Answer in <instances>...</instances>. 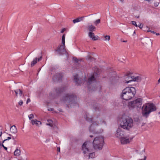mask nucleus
Masks as SVG:
<instances>
[{"label": "nucleus", "instance_id": "1", "mask_svg": "<svg viewBox=\"0 0 160 160\" xmlns=\"http://www.w3.org/2000/svg\"><path fill=\"white\" fill-rule=\"evenodd\" d=\"M62 100L68 108H72L77 104V97L73 94H65L62 97Z\"/></svg>", "mask_w": 160, "mask_h": 160}, {"label": "nucleus", "instance_id": "2", "mask_svg": "<svg viewBox=\"0 0 160 160\" xmlns=\"http://www.w3.org/2000/svg\"><path fill=\"white\" fill-rule=\"evenodd\" d=\"M136 93V90L135 88L127 87L122 90L121 97L124 100H129L134 97Z\"/></svg>", "mask_w": 160, "mask_h": 160}, {"label": "nucleus", "instance_id": "3", "mask_svg": "<svg viewBox=\"0 0 160 160\" xmlns=\"http://www.w3.org/2000/svg\"><path fill=\"white\" fill-rule=\"evenodd\" d=\"M120 122V127L125 129L129 130L133 126V120L128 116H122Z\"/></svg>", "mask_w": 160, "mask_h": 160}, {"label": "nucleus", "instance_id": "4", "mask_svg": "<svg viewBox=\"0 0 160 160\" xmlns=\"http://www.w3.org/2000/svg\"><path fill=\"white\" fill-rule=\"evenodd\" d=\"M142 116L146 118H147L149 114L152 112L156 110L155 106L152 103H148L145 106H143L142 108Z\"/></svg>", "mask_w": 160, "mask_h": 160}, {"label": "nucleus", "instance_id": "5", "mask_svg": "<svg viewBox=\"0 0 160 160\" xmlns=\"http://www.w3.org/2000/svg\"><path fill=\"white\" fill-rule=\"evenodd\" d=\"M104 143V138L102 136H98L95 138L92 142L94 149L96 150H101Z\"/></svg>", "mask_w": 160, "mask_h": 160}, {"label": "nucleus", "instance_id": "6", "mask_svg": "<svg viewBox=\"0 0 160 160\" xmlns=\"http://www.w3.org/2000/svg\"><path fill=\"white\" fill-rule=\"evenodd\" d=\"M84 117L86 121L88 122H90V123H92V124L91 125L89 128V130L90 132H92L93 133H99L101 132L102 131V130H100V131H96L95 129H93V127L95 126H97L98 125L99 122L93 121L92 118L90 117V115L88 113H85L84 115Z\"/></svg>", "mask_w": 160, "mask_h": 160}, {"label": "nucleus", "instance_id": "7", "mask_svg": "<svg viewBox=\"0 0 160 160\" xmlns=\"http://www.w3.org/2000/svg\"><path fill=\"white\" fill-rule=\"evenodd\" d=\"M96 80L94 75H92L88 78L87 81L88 86L90 91H94L96 90L95 87Z\"/></svg>", "mask_w": 160, "mask_h": 160}, {"label": "nucleus", "instance_id": "8", "mask_svg": "<svg viewBox=\"0 0 160 160\" xmlns=\"http://www.w3.org/2000/svg\"><path fill=\"white\" fill-rule=\"evenodd\" d=\"M142 104V99L138 98L134 101L128 102V106L129 108H139L141 107Z\"/></svg>", "mask_w": 160, "mask_h": 160}, {"label": "nucleus", "instance_id": "9", "mask_svg": "<svg viewBox=\"0 0 160 160\" xmlns=\"http://www.w3.org/2000/svg\"><path fill=\"white\" fill-rule=\"evenodd\" d=\"M92 146V143L90 141H87L84 142L82 146V150L84 154L90 152H91V148Z\"/></svg>", "mask_w": 160, "mask_h": 160}, {"label": "nucleus", "instance_id": "10", "mask_svg": "<svg viewBox=\"0 0 160 160\" xmlns=\"http://www.w3.org/2000/svg\"><path fill=\"white\" fill-rule=\"evenodd\" d=\"M65 46L64 45H61L57 49L55 50V51L57 52L58 54L60 55H63L65 54L66 51L65 48Z\"/></svg>", "mask_w": 160, "mask_h": 160}, {"label": "nucleus", "instance_id": "11", "mask_svg": "<svg viewBox=\"0 0 160 160\" xmlns=\"http://www.w3.org/2000/svg\"><path fill=\"white\" fill-rule=\"evenodd\" d=\"M66 88L65 87H62L56 88V95L55 96H52V98H54L58 97L62 92L65 91Z\"/></svg>", "mask_w": 160, "mask_h": 160}, {"label": "nucleus", "instance_id": "12", "mask_svg": "<svg viewBox=\"0 0 160 160\" xmlns=\"http://www.w3.org/2000/svg\"><path fill=\"white\" fill-rule=\"evenodd\" d=\"M62 73H56L53 76L52 79L54 82H60L62 81Z\"/></svg>", "mask_w": 160, "mask_h": 160}, {"label": "nucleus", "instance_id": "13", "mask_svg": "<svg viewBox=\"0 0 160 160\" xmlns=\"http://www.w3.org/2000/svg\"><path fill=\"white\" fill-rule=\"evenodd\" d=\"M124 132L121 130L120 128H119L117 130V132L115 134V135L117 138H120L121 139L124 137Z\"/></svg>", "mask_w": 160, "mask_h": 160}, {"label": "nucleus", "instance_id": "14", "mask_svg": "<svg viewBox=\"0 0 160 160\" xmlns=\"http://www.w3.org/2000/svg\"><path fill=\"white\" fill-rule=\"evenodd\" d=\"M125 82L128 83L132 81L133 76H131V74L130 73L128 74L125 76Z\"/></svg>", "mask_w": 160, "mask_h": 160}, {"label": "nucleus", "instance_id": "15", "mask_svg": "<svg viewBox=\"0 0 160 160\" xmlns=\"http://www.w3.org/2000/svg\"><path fill=\"white\" fill-rule=\"evenodd\" d=\"M91 105H92L93 108L95 111H99L101 108L100 104L95 102H93Z\"/></svg>", "mask_w": 160, "mask_h": 160}, {"label": "nucleus", "instance_id": "16", "mask_svg": "<svg viewBox=\"0 0 160 160\" xmlns=\"http://www.w3.org/2000/svg\"><path fill=\"white\" fill-rule=\"evenodd\" d=\"M133 138V137L128 138L127 137H124L121 139V142L122 144H126L129 143L130 142V140L131 141Z\"/></svg>", "mask_w": 160, "mask_h": 160}, {"label": "nucleus", "instance_id": "17", "mask_svg": "<svg viewBox=\"0 0 160 160\" xmlns=\"http://www.w3.org/2000/svg\"><path fill=\"white\" fill-rule=\"evenodd\" d=\"M74 80L76 82L77 85H79L82 82V80H80L78 78V75L77 74L75 75L74 77Z\"/></svg>", "mask_w": 160, "mask_h": 160}, {"label": "nucleus", "instance_id": "18", "mask_svg": "<svg viewBox=\"0 0 160 160\" xmlns=\"http://www.w3.org/2000/svg\"><path fill=\"white\" fill-rule=\"evenodd\" d=\"M42 56H41L40 58H38L37 57L36 58L33 60L31 64V67H33L36 64L37 62V61L38 62L41 61L42 59Z\"/></svg>", "mask_w": 160, "mask_h": 160}, {"label": "nucleus", "instance_id": "19", "mask_svg": "<svg viewBox=\"0 0 160 160\" xmlns=\"http://www.w3.org/2000/svg\"><path fill=\"white\" fill-rule=\"evenodd\" d=\"M88 36L94 40H96L98 39V36L97 37L95 36L93 32H89L88 33Z\"/></svg>", "mask_w": 160, "mask_h": 160}, {"label": "nucleus", "instance_id": "20", "mask_svg": "<svg viewBox=\"0 0 160 160\" xmlns=\"http://www.w3.org/2000/svg\"><path fill=\"white\" fill-rule=\"evenodd\" d=\"M10 131L12 133H16L17 132V130L15 125H13L10 128Z\"/></svg>", "mask_w": 160, "mask_h": 160}, {"label": "nucleus", "instance_id": "21", "mask_svg": "<svg viewBox=\"0 0 160 160\" xmlns=\"http://www.w3.org/2000/svg\"><path fill=\"white\" fill-rule=\"evenodd\" d=\"M31 123L32 125H36L37 126H38L39 124H41L42 123L40 121L37 120L36 119L32 120L31 121Z\"/></svg>", "mask_w": 160, "mask_h": 160}, {"label": "nucleus", "instance_id": "22", "mask_svg": "<svg viewBox=\"0 0 160 160\" xmlns=\"http://www.w3.org/2000/svg\"><path fill=\"white\" fill-rule=\"evenodd\" d=\"M142 80V78L140 76L136 77L133 76L132 81L134 82H140Z\"/></svg>", "mask_w": 160, "mask_h": 160}, {"label": "nucleus", "instance_id": "23", "mask_svg": "<svg viewBox=\"0 0 160 160\" xmlns=\"http://www.w3.org/2000/svg\"><path fill=\"white\" fill-rule=\"evenodd\" d=\"M88 29L90 32L94 31L96 29V27L92 25L88 26Z\"/></svg>", "mask_w": 160, "mask_h": 160}, {"label": "nucleus", "instance_id": "24", "mask_svg": "<svg viewBox=\"0 0 160 160\" xmlns=\"http://www.w3.org/2000/svg\"><path fill=\"white\" fill-rule=\"evenodd\" d=\"M20 150L17 148L14 152V155L16 156H19L20 155Z\"/></svg>", "mask_w": 160, "mask_h": 160}, {"label": "nucleus", "instance_id": "25", "mask_svg": "<svg viewBox=\"0 0 160 160\" xmlns=\"http://www.w3.org/2000/svg\"><path fill=\"white\" fill-rule=\"evenodd\" d=\"M83 17H80V18H78L76 19H74L73 20L72 22L74 23H75L76 22H78L82 20V18Z\"/></svg>", "mask_w": 160, "mask_h": 160}, {"label": "nucleus", "instance_id": "26", "mask_svg": "<svg viewBox=\"0 0 160 160\" xmlns=\"http://www.w3.org/2000/svg\"><path fill=\"white\" fill-rule=\"evenodd\" d=\"M47 121L48 123H47L46 124L47 125H49L51 127H52L53 126V121L51 119H48V120Z\"/></svg>", "mask_w": 160, "mask_h": 160}, {"label": "nucleus", "instance_id": "27", "mask_svg": "<svg viewBox=\"0 0 160 160\" xmlns=\"http://www.w3.org/2000/svg\"><path fill=\"white\" fill-rule=\"evenodd\" d=\"M86 59L87 60H89L90 61H94L95 60V58L91 57L90 56H88L86 58Z\"/></svg>", "mask_w": 160, "mask_h": 160}, {"label": "nucleus", "instance_id": "28", "mask_svg": "<svg viewBox=\"0 0 160 160\" xmlns=\"http://www.w3.org/2000/svg\"><path fill=\"white\" fill-rule=\"evenodd\" d=\"M62 45H64V46L65 45V34H64L62 37Z\"/></svg>", "mask_w": 160, "mask_h": 160}, {"label": "nucleus", "instance_id": "29", "mask_svg": "<svg viewBox=\"0 0 160 160\" xmlns=\"http://www.w3.org/2000/svg\"><path fill=\"white\" fill-rule=\"evenodd\" d=\"M87 153L89 154V158H94V156H95V153L94 152H92V153L89 152V153Z\"/></svg>", "mask_w": 160, "mask_h": 160}, {"label": "nucleus", "instance_id": "30", "mask_svg": "<svg viewBox=\"0 0 160 160\" xmlns=\"http://www.w3.org/2000/svg\"><path fill=\"white\" fill-rule=\"evenodd\" d=\"M131 23L136 27H138V25L136 24V22L135 21H132L131 22Z\"/></svg>", "mask_w": 160, "mask_h": 160}, {"label": "nucleus", "instance_id": "31", "mask_svg": "<svg viewBox=\"0 0 160 160\" xmlns=\"http://www.w3.org/2000/svg\"><path fill=\"white\" fill-rule=\"evenodd\" d=\"M73 60L75 62L77 63L78 62L79 60H78L76 58L74 57L73 58Z\"/></svg>", "mask_w": 160, "mask_h": 160}, {"label": "nucleus", "instance_id": "32", "mask_svg": "<svg viewBox=\"0 0 160 160\" xmlns=\"http://www.w3.org/2000/svg\"><path fill=\"white\" fill-rule=\"evenodd\" d=\"M104 37L105 40H108V41H109L110 39V36H109L106 35L104 36Z\"/></svg>", "mask_w": 160, "mask_h": 160}, {"label": "nucleus", "instance_id": "33", "mask_svg": "<svg viewBox=\"0 0 160 160\" xmlns=\"http://www.w3.org/2000/svg\"><path fill=\"white\" fill-rule=\"evenodd\" d=\"M100 22V20L99 19H98L96 21L94 22V23L96 25L99 23Z\"/></svg>", "mask_w": 160, "mask_h": 160}, {"label": "nucleus", "instance_id": "34", "mask_svg": "<svg viewBox=\"0 0 160 160\" xmlns=\"http://www.w3.org/2000/svg\"><path fill=\"white\" fill-rule=\"evenodd\" d=\"M28 117L29 119L31 120V119L34 118V116L33 114H31L28 116Z\"/></svg>", "mask_w": 160, "mask_h": 160}, {"label": "nucleus", "instance_id": "35", "mask_svg": "<svg viewBox=\"0 0 160 160\" xmlns=\"http://www.w3.org/2000/svg\"><path fill=\"white\" fill-rule=\"evenodd\" d=\"M18 91L19 92V94L20 96H21L23 93L22 91L19 89H18Z\"/></svg>", "mask_w": 160, "mask_h": 160}, {"label": "nucleus", "instance_id": "36", "mask_svg": "<svg viewBox=\"0 0 160 160\" xmlns=\"http://www.w3.org/2000/svg\"><path fill=\"white\" fill-rule=\"evenodd\" d=\"M143 25L142 23H140L139 25H138V27L140 29H141L142 28Z\"/></svg>", "mask_w": 160, "mask_h": 160}, {"label": "nucleus", "instance_id": "37", "mask_svg": "<svg viewBox=\"0 0 160 160\" xmlns=\"http://www.w3.org/2000/svg\"><path fill=\"white\" fill-rule=\"evenodd\" d=\"M139 121H140V120L138 118H136L134 119V121L135 122H140Z\"/></svg>", "mask_w": 160, "mask_h": 160}, {"label": "nucleus", "instance_id": "38", "mask_svg": "<svg viewBox=\"0 0 160 160\" xmlns=\"http://www.w3.org/2000/svg\"><path fill=\"white\" fill-rule=\"evenodd\" d=\"M22 104H23L22 101V100H21L19 102L18 104L20 106H21L22 105Z\"/></svg>", "mask_w": 160, "mask_h": 160}, {"label": "nucleus", "instance_id": "39", "mask_svg": "<svg viewBox=\"0 0 160 160\" xmlns=\"http://www.w3.org/2000/svg\"><path fill=\"white\" fill-rule=\"evenodd\" d=\"M159 4V2H154V5L155 7H157L158 6V5Z\"/></svg>", "mask_w": 160, "mask_h": 160}, {"label": "nucleus", "instance_id": "40", "mask_svg": "<svg viewBox=\"0 0 160 160\" xmlns=\"http://www.w3.org/2000/svg\"><path fill=\"white\" fill-rule=\"evenodd\" d=\"M14 92L15 93V94H16V96H18V89H17V90H14Z\"/></svg>", "mask_w": 160, "mask_h": 160}, {"label": "nucleus", "instance_id": "41", "mask_svg": "<svg viewBox=\"0 0 160 160\" xmlns=\"http://www.w3.org/2000/svg\"><path fill=\"white\" fill-rule=\"evenodd\" d=\"M52 127H53L54 130H56L58 129V127L55 125H54V126H52Z\"/></svg>", "mask_w": 160, "mask_h": 160}, {"label": "nucleus", "instance_id": "42", "mask_svg": "<svg viewBox=\"0 0 160 160\" xmlns=\"http://www.w3.org/2000/svg\"><path fill=\"white\" fill-rule=\"evenodd\" d=\"M148 32H150L151 33H153V34H155L156 33V32H154L153 31H152L150 30H148Z\"/></svg>", "mask_w": 160, "mask_h": 160}, {"label": "nucleus", "instance_id": "43", "mask_svg": "<svg viewBox=\"0 0 160 160\" xmlns=\"http://www.w3.org/2000/svg\"><path fill=\"white\" fill-rule=\"evenodd\" d=\"M66 30L65 28H64L62 29V30L61 31V33H62L64 32Z\"/></svg>", "mask_w": 160, "mask_h": 160}, {"label": "nucleus", "instance_id": "44", "mask_svg": "<svg viewBox=\"0 0 160 160\" xmlns=\"http://www.w3.org/2000/svg\"><path fill=\"white\" fill-rule=\"evenodd\" d=\"M31 100H30V98H28L27 100V102H26V103L27 104H28V103L29 102H30Z\"/></svg>", "mask_w": 160, "mask_h": 160}, {"label": "nucleus", "instance_id": "45", "mask_svg": "<svg viewBox=\"0 0 160 160\" xmlns=\"http://www.w3.org/2000/svg\"><path fill=\"white\" fill-rule=\"evenodd\" d=\"M53 110H54V109L52 108H50L49 109H48V111H53Z\"/></svg>", "mask_w": 160, "mask_h": 160}, {"label": "nucleus", "instance_id": "46", "mask_svg": "<svg viewBox=\"0 0 160 160\" xmlns=\"http://www.w3.org/2000/svg\"><path fill=\"white\" fill-rule=\"evenodd\" d=\"M57 151L58 152H60V148L59 147H57Z\"/></svg>", "mask_w": 160, "mask_h": 160}, {"label": "nucleus", "instance_id": "47", "mask_svg": "<svg viewBox=\"0 0 160 160\" xmlns=\"http://www.w3.org/2000/svg\"><path fill=\"white\" fill-rule=\"evenodd\" d=\"M11 139V137H8L6 139L7 140L10 139Z\"/></svg>", "mask_w": 160, "mask_h": 160}, {"label": "nucleus", "instance_id": "48", "mask_svg": "<svg viewBox=\"0 0 160 160\" xmlns=\"http://www.w3.org/2000/svg\"><path fill=\"white\" fill-rule=\"evenodd\" d=\"M16 138V137H14L13 136H12V137H11V138H12V139H13V140H14L15 139V138Z\"/></svg>", "mask_w": 160, "mask_h": 160}, {"label": "nucleus", "instance_id": "49", "mask_svg": "<svg viewBox=\"0 0 160 160\" xmlns=\"http://www.w3.org/2000/svg\"><path fill=\"white\" fill-rule=\"evenodd\" d=\"M146 157L145 156H144V158L143 160L141 159H140V160H146Z\"/></svg>", "mask_w": 160, "mask_h": 160}, {"label": "nucleus", "instance_id": "50", "mask_svg": "<svg viewBox=\"0 0 160 160\" xmlns=\"http://www.w3.org/2000/svg\"><path fill=\"white\" fill-rule=\"evenodd\" d=\"M6 150H7V148L6 147H5L4 146V147H3Z\"/></svg>", "mask_w": 160, "mask_h": 160}, {"label": "nucleus", "instance_id": "51", "mask_svg": "<svg viewBox=\"0 0 160 160\" xmlns=\"http://www.w3.org/2000/svg\"><path fill=\"white\" fill-rule=\"evenodd\" d=\"M0 146H2V147H3L4 146V145H3V144L2 143H1V145H0Z\"/></svg>", "mask_w": 160, "mask_h": 160}, {"label": "nucleus", "instance_id": "52", "mask_svg": "<svg viewBox=\"0 0 160 160\" xmlns=\"http://www.w3.org/2000/svg\"><path fill=\"white\" fill-rule=\"evenodd\" d=\"M89 136L90 138H93V136L92 135H90Z\"/></svg>", "mask_w": 160, "mask_h": 160}, {"label": "nucleus", "instance_id": "53", "mask_svg": "<svg viewBox=\"0 0 160 160\" xmlns=\"http://www.w3.org/2000/svg\"><path fill=\"white\" fill-rule=\"evenodd\" d=\"M135 17H137V18H139V15H138V16H135Z\"/></svg>", "mask_w": 160, "mask_h": 160}, {"label": "nucleus", "instance_id": "54", "mask_svg": "<svg viewBox=\"0 0 160 160\" xmlns=\"http://www.w3.org/2000/svg\"><path fill=\"white\" fill-rule=\"evenodd\" d=\"M8 135H9V136H10V137H12V135H11V134H8L7 133Z\"/></svg>", "mask_w": 160, "mask_h": 160}, {"label": "nucleus", "instance_id": "55", "mask_svg": "<svg viewBox=\"0 0 160 160\" xmlns=\"http://www.w3.org/2000/svg\"><path fill=\"white\" fill-rule=\"evenodd\" d=\"M127 40H126V41H125V40H123V41H122V42H127Z\"/></svg>", "mask_w": 160, "mask_h": 160}, {"label": "nucleus", "instance_id": "56", "mask_svg": "<svg viewBox=\"0 0 160 160\" xmlns=\"http://www.w3.org/2000/svg\"><path fill=\"white\" fill-rule=\"evenodd\" d=\"M2 132H0V137H1L2 135Z\"/></svg>", "mask_w": 160, "mask_h": 160}, {"label": "nucleus", "instance_id": "57", "mask_svg": "<svg viewBox=\"0 0 160 160\" xmlns=\"http://www.w3.org/2000/svg\"><path fill=\"white\" fill-rule=\"evenodd\" d=\"M7 141V140H6V139H5V140H4L2 141V143H4V142H5V141Z\"/></svg>", "mask_w": 160, "mask_h": 160}, {"label": "nucleus", "instance_id": "58", "mask_svg": "<svg viewBox=\"0 0 160 160\" xmlns=\"http://www.w3.org/2000/svg\"><path fill=\"white\" fill-rule=\"evenodd\" d=\"M159 34H160L159 33H156V35H159Z\"/></svg>", "mask_w": 160, "mask_h": 160}, {"label": "nucleus", "instance_id": "59", "mask_svg": "<svg viewBox=\"0 0 160 160\" xmlns=\"http://www.w3.org/2000/svg\"><path fill=\"white\" fill-rule=\"evenodd\" d=\"M122 2H123L124 0H120Z\"/></svg>", "mask_w": 160, "mask_h": 160}, {"label": "nucleus", "instance_id": "60", "mask_svg": "<svg viewBox=\"0 0 160 160\" xmlns=\"http://www.w3.org/2000/svg\"><path fill=\"white\" fill-rule=\"evenodd\" d=\"M147 40H148V41H150V42L151 41V40H150V39H147Z\"/></svg>", "mask_w": 160, "mask_h": 160}, {"label": "nucleus", "instance_id": "61", "mask_svg": "<svg viewBox=\"0 0 160 160\" xmlns=\"http://www.w3.org/2000/svg\"><path fill=\"white\" fill-rule=\"evenodd\" d=\"M10 91H11V92H14V91L12 90H10Z\"/></svg>", "mask_w": 160, "mask_h": 160}, {"label": "nucleus", "instance_id": "62", "mask_svg": "<svg viewBox=\"0 0 160 160\" xmlns=\"http://www.w3.org/2000/svg\"><path fill=\"white\" fill-rule=\"evenodd\" d=\"M135 33V31H134V32L133 34H134Z\"/></svg>", "mask_w": 160, "mask_h": 160}, {"label": "nucleus", "instance_id": "63", "mask_svg": "<svg viewBox=\"0 0 160 160\" xmlns=\"http://www.w3.org/2000/svg\"><path fill=\"white\" fill-rule=\"evenodd\" d=\"M54 132L56 133H58L57 131H55Z\"/></svg>", "mask_w": 160, "mask_h": 160}, {"label": "nucleus", "instance_id": "64", "mask_svg": "<svg viewBox=\"0 0 160 160\" xmlns=\"http://www.w3.org/2000/svg\"><path fill=\"white\" fill-rule=\"evenodd\" d=\"M50 95H51V96L52 95V93H50Z\"/></svg>", "mask_w": 160, "mask_h": 160}]
</instances>
